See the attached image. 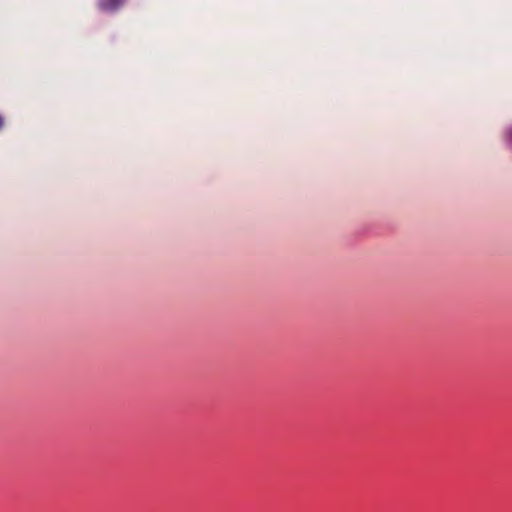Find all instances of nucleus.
<instances>
[{
	"label": "nucleus",
	"instance_id": "f257e3e1",
	"mask_svg": "<svg viewBox=\"0 0 512 512\" xmlns=\"http://www.w3.org/2000/svg\"><path fill=\"white\" fill-rule=\"evenodd\" d=\"M125 0H99V9L105 12H115L124 3Z\"/></svg>",
	"mask_w": 512,
	"mask_h": 512
},
{
	"label": "nucleus",
	"instance_id": "f03ea898",
	"mask_svg": "<svg viewBox=\"0 0 512 512\" xmlns=\"http://www.w3.org/2000/svg\"><path fill=\"white\" fill-rule=\"evenodd\" d=\"M504 137L507 144L512 146V125L506 128Z\"/></svg>",
	"mask_w": 512,
	"mask_h": 512
},
{
	"label": "nucleus",
	"instance_id": "7ed1b4c3",
	"mask_svg": "<svg viewBox=\"0 0 512 512\" xmlns=\"http://www.w3.org/2000/svg\"><path fill=\"white\" fill-rule=\"evenodd\" d=\"M3 126V118L0 116V129L2 128Z\"/></svg>",
	"mask_w": 512,
	"mask_h": 512
}]
</instances>
